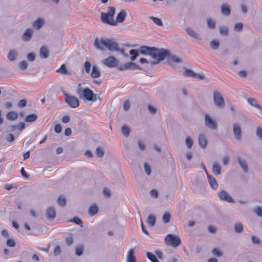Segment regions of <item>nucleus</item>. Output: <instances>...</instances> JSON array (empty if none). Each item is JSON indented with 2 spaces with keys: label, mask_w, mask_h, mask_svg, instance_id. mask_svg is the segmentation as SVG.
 I'll return each mask as SVG.
<instances>
[{
  "label": "nucleus",
  "mask_w": 262,
  "mask_h": 262,
  "mask_svg": "<svg viewBox=\"0 0 262 262\" xmlns=\"http://www.w3.org/2000/svg\"><path fill=\"white\" fill-rule=\"evenodd\" d=\"M94 45L98 49L103 50L105 49L111 51H120L123 54L124 49L120 50L118 43L113 38H96L95 39Z\"/></svg>",
  "instance_id": "1"
},
{
  "label": "nucleus",
  "mask_w": 262,
  "mask_h": 262,
  "mask_svg": "<svg viewBox=\"0 0 262 262\" xmlns=\"http://www.w3.org/2000/svg\"><path fill=\"white\" fill-rule=\"evenodd\" d=\"M139 52L143 54L148 55L157 60V62H152V63H157L164 58V52H160L155 48L142 46L140 47Z\"/></svg>",
  "instance_id": "2"
},
{
  "label": "nucleus",
  "mask_w": 262,
  "mask_h": 262,
  "mask_svg": "<svg viewBox=\"0 0 262 262\" xmlns=\"http://www.w3.org/2000/svg\"><path fill=\"white\" fill-rule=\"evenodd\" d=\"M76 93L80 99H84L88 101H95L96 96L93 91L88 88H83L81 84L77 86Z\"/></svg>",
  "instance_id": "3"
},
{
  "label": "nucleus",
  "mask_w": 262,
  "mask_h": 262,
  "mask_svg": "<svg viewBox=\"0 0 262 262\" xmlns=\"http://www.w3.org/2000/svg\"><path fill=\"white\" fill-rule=\"evenodd\" d=\"M115 9L113 7H108L106 13L102 12L101 14V19L102 22L112 26H116V21L114 19Z\"/></svg>",
  "instance_id": "4"
},
{
  "label": "nucleus",
  "mask_w": 262,
  "mask_h": 262,
  "mask_svg": "<svg viewBox=\"0 0 262 262\" xmlns=\"http://www.w3.org/2000/svg\"><path fill=\"white\" fill-rule=\"evenodd\" d=\"M182 59L174 54H172L170 51L165 49V63L172 68L176 69V63H181Z\"/></svg>",
  "instance_id": "5"
},
{
  "label": "nucleus",
  "mask_w": 262,
  "mask_h": 262,
  "mask_svg": "<svg viewBox=\"0 0 262 262\" xmlns=\"http://www.w3.org/2000/svg\"><path fill=\"white\" fill-rule=\"evenodd\" d=\"M165 243L173 248H177L181 244V239L176 234H168L165 237Z\"/></svg>",
  "instance_id": "6"
},
{
  "label": "nucleus",
  "mask_w": 262,
  "mask_h": 262,
  "mask_svg": "<svg viewBox=\"0 0 262 262\" xmlns=\"http://www.w3.org/2000/svg\"><path fill=\"white\" fill-rule=\"evenodd\" d=\"M65 101L71 108H77L79 106L78 99L74 96H71L67 93L64 94Z\"/></svg>",
  "instance_id": "7"
},
{
  "label": "nucleus",
  "mask_w": 262,
  "mask_h": 262,
  "mask_svg": "<svg viewBox=\"0 0 262 262\" xmlns=\"http://www.w3.org/2000/svg\"><path fill=\"white\" fill-rule=\"evenodd\" d=\"M213 102L216 106L219 108H223L225 106V103L223 97L218 91L213 93Z\"/></svg>",
  "instance_id": "8"
},
{
  "label": "nucleus",
  "mask_w": 262,
  "mask_h": 262,
  "mask_svg": "<svg viewBox=\"0 0 262 262\" xmlns=\"http://www.w3.org/2000/svg\"><path fill=\"white\" fill-rule=\"evenodd\" d=\"M205 125L211 129H216L217 127L216 122L207 114L205 115Z\"/></svg>",
  "instance_id": "9"
},
{
  "label": "nucleus",
  "mask_w": 262,
  "mask_h": 262,
  "mask_svg": "<svg viewBox=\"0 0 262 262\" xmlns=\"http://www.w3.org/2000/svg\"><path fill=\"white\" fill-rule=\"evenodd\" d=\"M118 62V60L112 56L104 59L102 61V63L109 68L116 67L117 66Z\"/></svg>",
  "instance_id": "10"
},
{
  "label": "nucleus",
  "mask_w": 262,
  "mask_h": 262,
  "mask_svg": "<svg viewBox=\"0 0 262 262\" xmlns=\"http://www.w3.org/2000/svg\"><path fill=\"white\" fill-rule=\"evenodd\" d=\"M218 196L221 200L225 201L229 203H234L235 202L234 199L227 191L224 190L220 191L218 193Z\"/></svg>",
  "instance_id": "11"
},
{
  "label": "nucleus",
  "mask_w": 262,
  "mask_h": 262,
  "mask_svg": "<svg viewBox=\"0 0 262 262\" xmlns=\"http://www.w3.org/2000/svg\"><path fill=\"white\" fill-rule=\"evenodd\" d=\"M233 132L234 138L238 141H240L242 138L241 127L238 123H234L233 125Z\"/></svg>",
  "instance_id": "12"
},
{
  "label": "nucleus",
  "mask_w": 262,
  "mask_h": 262,
  "mask_svg": "<svg viewBox=\"0 0 262 262\" xmlns=\"http://www.w3.org/2000/svg\"><path fill=\"white\" fill-rule=\"evenodd\" d=\"M137 68H138V66L133 62H127L123 65L118 67V69L120 71H124L128 69L134 70Z\"/></svg>",
  "instance_id": "13"
},
{
  "label": "nucleus",
  "mask_w": 262,
  "mask_h": 262,
  "mask_svg": "<svg viewBox=\"0 0 262 262\" xmlns=\"http://www.w3.org/2000/svg\"><path fill=\"white\" fill-rule=\"evenodd\" d=\"M126 17V12L125 10H121L117 15L116 19L115 21H116V25L118 23L123 22Z\"/></svg>",
  "instance_id": "14"
},
{
  "label": "nucleus",
  "mask_w": 262,
  "mask_h": 262,
  "mask_svg": "<svg viewBox=\"0 0 262 262\" xmlns=\"http://www.w3.org/2000/svg\"><path fill=\"white\" fill-rule=\"evenodd\" d=\"M221 12L223 14V15L228 16H229L231 14V9L229 6L227 4H223L221 5Z\"/></svg>",
  "instance_id": "15"
},
{
  "label": "nucleus",
  "mask_w": 262,
  "mask_h": 262,
  "mask_svg": "<svg viewBox=\"0 0 262 262\" xmlns=\"http://www.w3.org/2000/svg\"><path fill=\"white\" fill-rule=\"evenodd\" d=\"M46 215L48 219L51 220H53L56 215V212L54 208L53 207L48 208L47 210Z\"/></svg>",
  "instance_id": "16"
},
{
  "label": "nucleus",
  "mask_w": 262,
  "mask_h": 262,
  "mask_svg": "<svg viewBox=\"0 0 262 262\" xmlns=\"http://www.w3.org/2000/svg\"><path fill=\"white\" fill-rule=\"evenodd\" d=\"M101 72L96 66H93L91 72V76L93 78H97L100 76Z\"/></svg>",
  "instance_id": "17"
},
{
  "label": "nucleus",
  "mask_w": 262,
  "mask_h": 262,
  "mask_svg": "<svg viewBox=\"0 0 262 262\" xmlns=\"http://www.w3.org/2000/svg\"><path fill=\"white\" fill-rule=\"evenodd\" d=\"M198 140L200 146L203 149L205 148L207 145V141L205 136L203 134L200 135L198 137Z\"/></svg>",
  "instance_id": "18"
},
{
  "label": "nucleus",
  "mask_w": 262,
  "mask_h": 262,
  "mask_svg": "<svg viewBox=\"0 0 262 262\" xmlns=\"http://www.w3.org/2000/svg\"><path fill=\"white\" fill-rule=\"evenodd\" d=\"M238 162L241 167L242 168L243 171L246 173L248 172V166L247 162L245 160L241 158L240 157H238Z\"/></svg>",
  "instance_id": "19"
},
{
  "label": "nucleus",
  "mask_w": 262,
  "mask_h": 262,
  "mask_svg": "<svg viewBox=\"0 0 262 262\" xmlns=\"http://www.w3.org/2000/svg\"><path fill=\"white\" fill-rule=\"evenodd\" d=\"M208 182L210 185V187L214 190H216L218 187V184L216 179L211 177V176H208Z\"/></svg>",
  "instance_id": "20"
},
{
  "label": "nucleus",
  "mask_w": 262,
  "mask_h": 262,
  "mask_svg": "<svg viewBox=\"0 0 262 262\" xmlns=\"http://www.w3.org/2000/svg\"><path fill=\"white\" fill-rule=\"evenodd\" d=\"M183 75L186 77L196 78V73L194 72L192 70L185 68V71L183 72Z\"/></svg>",
  "instance_id": "21"
},
{
  "label": "nucleus",
  "mask_w": 262,
  "mask_h": 262,
  "mask_svg": "<svg viewBox=\"0 0 262 262\" xmlns=\"http://www.w3.org/2000/svg\"><path fill=\"white\" fill-rule=\"evenodd\" d=\"M127 262H136V257L134 256V250L131 249L129 250L127 256Z\"/></svg>",
  "instance_id": "22"
},
{
  "label": "nucleus",
  "mask_w": 262,
  "mask_h": 262,
  "mask_svg": "<svg viewBox=\"0 0 262 262\" xmlns=\"http://www.w3.org/2000/svg\"><path fill=\"white\" fill-rule=\"evenodd\" d=\"M221 168L220 164L217 162H215L212 166V172L216 176L219 175L221 172Z\"/></svg>",
  "instance_id": "23"
},
{
  "label": "nucleus",
  "mask_w": 262,
  "mask_h": 262,
  "mask_svg": "<svg viewBox=\"0 0 262 262\" xmlns=\"http://www.w3.org/2000/svg\"><path fill=\"white\" fill-rule=\"evenodd\" d=\"M244 226L240 222H237L234 225V231L237 233H241L243 231Z\"/></svg>",
  "instance_id": "24"
},
{
  "label": "nucleus",
  "mask_w": 262,
  "mask_h": 262,
  "mask_svg": "<svg viewBox=\"0 0 262 262\" xmlns=\"http://www.w3.org/2000/svg\"><path fill=\"white\" fill-rule=\"evenodd\" d=\"M32 31L31 29H27L23 35V39L24 40L28 41L31 38Z\"/></svg>",
  "instance_id": "25"
},
{
  "label": "nucleus",
  "mask_w": 262,
  "mask_h": 262,
  "mask_svg": "<svg viewBox=\"0 0 262 262\" xmlns=\"http://www.w3.org/2000/svg\"><path fill=\"white\" fill-rule=\"evenodd\" d=\"M40 55L43 58L49 56V51L46 47H42L40 50Z\"/></svg>",
  "instance_id": "26"
},
{
  "label": "nucleus",
  "mask_w": 262,
  "mask_h": 262,
  "mask_svg": "<svg viewBox=\"0 0 262 262\" xmlns=\"http://www.w3.org/2000/svg\"><path fill=\"white\" fill-rule=\"evenodd\" d=\"M247 101L252 106L262 110V106L260 104H258L257 103L256 101L255 100H254V99L251 98H248Z\"/></svg>",
  "instance_id": "27"
},
{
  "label": "nucleus",
  "mask_w": 262,
  "mask_h": 262,
  "mask_svg": "<svg viewBox=\"0 0 262 262\" xmlns=\"http://www.w3.org/2000/svg\"><path fill=\"white\" fill-rule=\"evenodd\" d=\"M7 118L9 120H14L18 118V114L14 112H10L7 113Z\"/></svg>",
  "instance_id": "28"
},
{
  "label": "nucleus",
  "mask_w": 262,
  "mask_h": 262,
  "mask_svg": "<svg viewBox=\"0 0 262 262\" xmlns=\"http://www.w3.org/2000/svg\"><path fill=\"white\" fill-rule=\"evenodd\" d=\"M17 56V53L15 50H11L8 54V58L10 61H14L15 60Z\"/></svg>",
  "instance_id": "29"
},
{
  "label": "nucleus",
  "mask_w": 262,
  "mask_h": 262,
  "mask_svg": "<svg viewBox=\"0 0 262 262\" xmlns=\"http://www.w3.org/2000/svg\"><path fill=\"white\" fill-rule=\"evenodd\" d=\"M186 31L188 33V34L191 36L192 37L196 39H199V35L197 34L196 32H195L194 30H193L191 28H187Z\"/></svg>",
  "instance_id": "30"
},
{
  "label": "nucleus",
  "mask_w": 262,
  "mask_h": 262,
  "mask_svg": "<svg viewBox=\"0 0 262 262\" xmlns=\"http://www.w3.org/2000/svg\"><path fill=\"white\" fill-rule=\"evenodd\" d=\"M43 20L40 18H38L34 21L33 26L34 28H35L37 29H39L41 28V27L43 25Z\"/></svg>",
  "instance_id": "31"
},
{
  "label": "nucleus",
  "mask_w": 262,
  "mask_h": 262,
  "mask_svg": "<svg viewBox=\"0 0 262 262\" xmlns=\"http://www.w3.org/2000/svg\"><path fill=\"white\" fill-rule=\"evenodd\" d=\"M98 211V208L97 206L95 205L91 206L89 209V214L93 216L96 214Z\"/></svg>",
  "instance_id": "32"
},
{
  "label": "nucleus",
  "mask_w": 262,
  "mask_h": 262,
  "mask_svg": "<svg viewBox=\"0 0 262 262\" xmlns=\"http://www.w3.org/2000/svg\"><path fill=\"white\" fill-rule=\"evenodd\" d=\"M147 222L149 226L153 227L156 222L155 217L152 215H150L147 218Z\"/></svg>",
  "instance_id": "33"
},
{
  "label": "nucleus",
  "mask_w": 262,
  "mask_h": 262,
  "mask_svg": "<svg viewBox=\"0 0 262 262\" xmlns=\"http://www.w3.org/2000/svg\"><path fill=\"white\" fill-rule=\"evenodd\" d=\"M207 26L208 28L211 29H214L215 28L216 21L211 18H208L207 20Z\"/></svg>",
  "instance_id": "34"
},
{
  "label": "nucleus",
  "mask_w": 262,
  "mask_h": 262,
  "mask_svg": "<svg viewBox=\"0 0 262 262\" xmlns=\"http://www.w3.org/2000/svg\"><path fill=\"white\" fill-rule=\"evenodd\" d=\"M37 119V115L35 114H30L26 116L25 121L26 122H31L35 121Z\"/></svg>",
  "instance_id": "35"
},
{
  "label": "nucleus",
  "mask_w": 262,
  "mask_h": 262,
  "mask_svg": "<svg viewBox=\"0 0 262 262\" xmlns=\"http://www.w3.org/2000/svg\"><path fill=\"white\" fill-rule=\"evenodd\" d=\"M57 73H60L61 74L66 75L68 74V71L66 69V66L64 64H62L60 68L56 70Z\"/></svg>",
  "instance_id": "36"
},
{
  "label": "nucleus",
  "mask_w": 262,
  "mask_h": 262,
  "mask_svg": "<svg viewBox=\"0 0 262 262\" xmlns=\"http://www.w3.org/2000/svg\"><path fill=\"white\" fill-rule=\"evenodd\" d=\"M210 46L213 50H217L220 46V42L216 40H213L210 42Z\"/></svg>",
  "instance_id": "37"
},
{
  "label": "nucleus",
  "mask_w": 262,
  "mask_h": 262,
  "mask_svg": "<svg viewBox=\"0 0 262 262\" xmlns=\"http://www.w3.org/2000/svg\"><path fill=\"white\" fill-rule=\"evenodd\" d=\"M146 255L148 258L152 262H159L156 256L151 252H147Z\"/></svg>",
  "instance_id": "38"
},
{
  "label": "nucleus",
  "mask_w": 262,
  "mask_h": 262,
  "mask_svg": "<svg viewBox=\"0 0 262 262\" xmlns=\"http://www.w3.org/2000/svg\"><path fill=\"white\" fill-rule=\"evenodd\" d=\"M129 132H130V129L127 125H124L122 126V134L124 136L128 137L129 136Z\"/></svg>",
  "instance_id": "39"
},
{
  "label": "nucleus",
  "mask_w": 262,
  "mask_h": 262,
  "mask_svg": "<svg viewBox=\"0 0 262 262\" xmlns=\"http://www.w3.org/2000/svg\"><path fill=\"white\" fill-rule=\"evenodd\" d=\"M220 33L222 36H227L228 34V29L225 27L221 26L220 27Z\"/></svg>",
  "instance_id": "40"
},
{
  "label": "nucleus",
  "mask_w": 262,
  "mask_h": 262,
  "mask_svg": "<svg viewBox=\"0 0 262 262\" xmlns=\"http://www.w3.org/2000/svg\"><path fill=\"white\" fill-rule=\"evenodd\" d=\"M129 53L132 55V56L130 57V60L132 61L135 60L137 58V57L138 55V53L137 51H136L135 50H130Z\"/></svg>",
  "instance_id": "41"
},
{
  "label": "nucleus",
  "mask_w": 262,
  "mask_h": 262,
  "mask_svg": "<svg viewBox=\"0 0 262 262\" xmlns=\"http://www.w3.org/2000/svg\"><path fill=\"white\" fill-rule=\"evenodd\" d=\"M168 262H182V260L179 256L177 255L176 256L171 257L168 260Z\"/></svg>",
  "instance_id": "42"
},
{
  "label": "nucleus",
  "mask_w": 262,
  "mask_h": 262,
  "mask_svg": "<svg viewBox=\"0 0 262 262\" xmlns=\"http://www.w3.org/2000/svg\"><path fill=\"white\" fill-rule=\"evenodd\" d=\"M193 144V141L189 137H187L186 138V145L188 148L192 147Z\"/></svg>",
  "instance_id": "43"
},
{
  "label": "nucleus",
  "mask_w": 262,
  "mask_h": 262,
  "mask_svg": "<svg viewBox=\"0 0 262 262\" xmlns=\"http://www.w3.org/2000/svg\"><path fill=\"white\" fill-rule=\"evenodd\" d=\"M243 29V24L241 23H238L235 24L234 29L236 32H240Z\"/></svg>",
  "instance_id": "44"
},
{
  "label": "nucleus",
  "mask_w": 262,
  "mask_h": 262,
  "mask_svg": "<svg viewBox=\"0 0 262 262\" xmlns=\"http://www.w3.org/2000/svg\"><path fill=\"white\" fill-rule=\"evenodd\" d=\"M83 251V246L79 245L76 248V249H75L76 254L78 256H80L82 254Z\"/></svg>",
  "instance_id": "45"
},
{
  "label": "nucleus",
  "mask_w": 262,
  "mask_h": 262,
  "mask_svg": "<svg viewBox=\"0 0 262 262\" xmlns=\"http://www.w3.org/2000/svg\"><path fill=\"white\" fill-rule=\"evenodd\" d=\"M150 18L151 19H152L153 20L154 23L156 24V25H157L159 26H162V21L161 19L154 17V16H151Z\"/></svg>",
  "instance_id": "46"
},
{
  "label": "nucleus",
  "mask_w": 262,
  "mask_h": 262,
  "mask_svg": "<svg viewBox=\"0 0 262 262\" xmlns=\"http://www.w3.org/2000/svg\"><path fill=\"white\" fill-rule=\"evenodd\" d=\"M58 204L61 206H63L66 204V200L64 197L60 196L57 200Z\"/></svg>",
  "instance_id": "47"
},
{
  "label": "nucleus",
  "mask_w": 262,
  "mask_h": 262,
  "mask_svg": "<svg viewBox=\"0 0 262 262\" xmlns=\"http://www.w3.org/2000/svg\"><path fill=\"white\" fill-rule=\"evenodd\" d=\"M84 68L85 72L87 73H90L91 72V64L89 61H85L84 63Z\"/></svg>",
  "instance_id": "48"
},
{
  "label": "nucleus",
  "mask_w": 262,
  "mask_h": 262,
  "mask_svg": "<svg viewBox=\"0 0 262 262\" xmlns=\"http://www.w3.org/2000/svg\"><path fill=\"white\" fill-rule=\"evenodd\" d=\"M212 254L217 257H220L223 255L222 252L217 248H214L212 249Z\"/></svg>",
  "instance_id": "49"
},
{
  "label": "nucleus",
  "mask_w": 262,
  "mask_h": 262,
  "mask_svg": "<svg viewBox=\"0 0 262 262\" xmlns=\"http://www.w3.org/2000/svg\"><path fill=\"white\" fill-rule=\"evenodd\" d=\"M19 67L21 70H26L28 67V63L25 61H22L19 62Z\"/></svg>",
  "instance_id": "50"
},
{
  "label": "nucleus",
  "mask_w": 262,
  "mask_h": 262,
  "mask_svg": "<svg viewBox=\"0 0 262 262\" xmlns=\"http://www.w3.org/2000/svg\"><path fill=\"white\" fill-rule=\"evenodd\" d=\"M148 109L149 112L151 114H155L157 111V108L156 107H155L154 106L151 105L150 104L148 105Z\"/></svg>",
  "instance_id": "51"
},
{
  "label": "nucleus",
  "mask_w": 262,
  "mask_h": 262,
  "mask_svg": "<svg viewBox=\"0 0 262 262\" xmlns=\"http://www.w3.org/2000/svg\"><path fill=\"white\" fill-rule=\"evenodd\" d=\"M171 215L170 212H165V224L168 223L170 221Z\"/></svg>",
  "instance_id": "52"
},
{
  "label": "nucleus",
  "mask_w": 262,
  "mask_h": 262,
  "mask_svg": "<svg viewBox=\"0 0 262 262\" xmlns=\"http://www.w3.org/2000/svg\"><path fill=\"white\" fill-rule=\"evenodd\" d=\"M254 211L258 216L262 217V208L257 206L255 208Z\"/></svg>",
  "instance_id": "53"
},
{
  "label": "nucleus",
  "mask_w": 262,
  "mask_h": 262,
  "mask_svg": "<svg viewBox=\"0 0 262 262\" xmlns=\"http://www.w3.org/2000/svg\"><path fill=\"white\" fill-rule=\"evenodd\" d=\"M96 154L98 157H101L104 155V151L101 147H98L96 149Z\"/></svg>",
  "instance_id": "54"
},
{
  "label": "nucleus",
  "mask_w": 262,
  "mask_h": 262,
  "mask_svg": "<svg viewBox=\"0 0 262 262\" xmlns=\"http://www.w3.org/2000/svg\"><path fill=\"white\" fill-rule=\"evenodd\" d=\"M251 239L253 243L254 244H259L260 243V239L258 237H256L255 236H252Z\"/></svg>",
  "instance_id": "55"
},
{
  "label": "nucleus",
  "mask_w": 262,
  "mask_h": 262,
  "mask_svg": "<svg viewBox=\"0 0 262 262\" xmlns=\"http://www.w3.org/2000/svg\"><path fill=\"white\" fill-rule=\"evenodd\" d=\"M256 136L260 139L262 140V128L258 127L256 130Z\"/></svg>",
  "instance_id": "56"
},
{
  "label": "nucleus",
  "mask_w": 262,
  "mask_h": 262,
  "mask_svg": "<svg viewBox=\"0 0 262 262\" xmlns=\"http://www.w3.org/2000/svg\"><path fill=\"white\" fill-rule=\"evenodd\" d=\"M54 130H55V132L56 133L59 134V133H61V130H62V126H61V125L60 124H56L55 126Z\"/></svg>",
  "instance_id": "57"
},
{
  "label": "nucleus",
  "mask_w": 262,
  "mask_h": 262,
  "mask_svg": "<svg viewBox=\"0 0 262 262\" xmlns=\"http://www.w3.org/2000/svg\"><path fill=\"white\" fill-rule=\"evenodd\" d=\"M144 168L146 173L147 174L149 175L151 173V169L150 166L147 164V163H145L144 164Z\"/></svg>",
  "instance_id": "58"
},
{
  "label": "nucleus",
  "mask_w": 262,
  "mask_h": 262,
  "mask_svg": "<svg viewBox=\"0 0 262 262\" xmlns=\"http://www.w3.org/2000/svg\"><path fill=\"white\" fill-rule=\"evenodd\" d=\"M7 245L9 247H14L15 245V243L13 239H8L7 241Z\"/></svg>",
  "instance_id": "59"
},
{
  "label": "nucleus",
  "mask_w": 262,
  "mask_h": 262,
  "mask_svg": "<svg viewBox=\"0 0 262 262\" xmlns=\"http://www.w3.org/2000/svg\"><path fill=\"white\" fill-rule=\"evenodd\" d=\"M72 221L77 225H81L82 224L81 220L78 217H75L73 218Z\"/></svg>",
  "instance_id": "60"
},
{
  "label": "nucleus",
  "mask_w": 262,
  "mask_h": 262,
  "mask_svg": "<svg viewBox=\"0 0 262 262\" xmlns=\"http://www.w3.org/2000/svg\"><path fill=\"white\" fill-rule=\"evenodd\" d=\"M35 55L33 53H30L27 55V59L30 61H33L35 59Z\"/></svg>",
  "instance_id": "61"
},
{
  "label": "nucleus",
  "mask_w": 262,
  "mask_h": 262,
  "mask_svg": "<svg viewBox=\"0 0 262 262\" xmlns=\"http://www.w3.org/2000/svg\"><path fill=\"white\" fill-rule=\"evenodd\" d=\"M70 120V117L68 115L64 116L61 119L62 122L64 123H67L69 122Z\"/></svg>",
  "instance_id": "62"
},
{
  "label": "nucleus",
  "mask_w": 262,
  "mask_h": 262,
  "mask_svg": "<svg viewBox=\"0 0 262 262\" xmlns=\"http://www.w3.org/2000/svg\"><path fill=\"white\" fill-rule=\"evenodd\" d=\"M208 231L211 233H215L216 232V229L215 227L212 226H209L208 227Z\"/></svg>",
  "instance_id": "63"
},
{
  "label": "nucleus",
  "mask_w": 262,
  "mask_h": 262,
  "mask_svg": "<svg viewBox=\"0 0 262 262\" xmlns=\"http://www.w3.org/2000/svg\"><path fill=\"white\" fill-rule=\"evenodd\" d=\"M130 103L127 100L125 101L123 104V108L124 110L127 111L129 108Z\"/></svg>",
  "instance_id": "64"
}]
</instances>
